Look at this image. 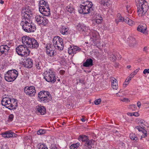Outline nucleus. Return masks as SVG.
Wrapping results in <instances>:
<instances>
[{"mask_svg": "<svg viewBox=\"0 0 149 149\" xmlns=\"http://www.w3.org/2000/svg\"><path fill=\"white\" fill-rule=\"evenodd\" d=\"M137 122L139 124H143L145 125V121L143 119L141 118H139L137 120Z\"/></svg>", "mask_w": 149, "mask_h": 149, "instance_id": "41", "label": "nucleus"}, {"mask_svg": "<svg viewBox=\"0 0 149 149\" xmlns=\"http://www.w3.org/2000/svg\"><path fill=\"white\" fill-rule=\"evenodd\" d=\"M108 56L109 58H110V60L113 61L116 60V58L114 55L112 53L110 52L108 53Z\"/></svg>", "mask_w": 149, "mask_h": 149, "instance_id": "32", "label": "nucleus"}, {"mask_svg": "<svg viewBox=\"0 0 149 149\" xmlns=\"http://www.w3.org/2000/svg\"><path fill=\"white\" fill-rule=\"evenodd\" d=\"M130 137L131 139L135 141H137V140H138V138L136 135L135 134L133 133L130 134Z\"/></svg>", "mask_w": 149, "mask_h": 149, "instance_id": "37", "label": "nucleus"}, {"mask_svg": "<svg viewBox=\"0 0 149 149\" xmlns=\"http://www.w3.org/2000/svg\"><path fill=\"white\" fill-rule=\"evenodd\" d=\"M44 74V78L47 81L52 83H54L56 81V78L55 76L54 72L51 70L46 71Z\"/></svg>", "mask_w": 149, "mask_h": 149, "instance_id": "10", "label": "nucleus"}, {"mask_svg": "<svg viewBox=\"0 0 149 149\" xmlns=\"http://www.w3.org/2000/svg\"><path fill=\"white\" fill-rule=\"evenodd\" d=\"M81 51V49L77 46H74L72 47H71L68 48V53L70 55L76 54L77 52Z\"/></svg>", "mask_w": 149, "mask_h": 149, "instance_id": "19", "label": "nucleus"}, {"mask_svg": "<svg viewBox=\"0 0 149 149\" xmlns=\"http://www.w3.org/2000/svg\"><path fill=\"white\" fill-rule=\"evenodd\" d=\"M135 128L137 129L139 131H141L142 130V127L140 126H136L135 127Z\"/></svg>", "mask_w": 149, "mask_h": 149, "instance_id": "52", "label": "nucleus"}, {"mask_svg": "<svg viewBox=\"0 0 149 149\" xmlns=\"http://www.w3.org/2000/svg\"><path fill=\"white\" fill-rule=\"evenodd\" d=\"M23 44H26L27 47L31 49H37L39 46V43L37 40L33 38L27 36H24L22 38Z\"/></svg>", "mask_w": 149, "mask_h": 149, "instance_id": "2", "label": "nucleus"}, {"mask_svg": "<svg viewBox=\"0 0 149 149\" xmlns=\"http://www.w3.org/2000/svg\"><path fill=\"white\" fill-rule=\"evenodd\" d=\"M60 32L63 35H67L69 33V29L68 27H63L60 29Z\"/></svg>", "mask_w": 149, "mask_h": 149, "instance_id": "26", "label": "nucleus"}, {"mask_svg": "<svg viewBox=\"0 0 149 149\" xmlns=\"http://www.w3.org/2000/svg\"><path fill=\"white\" fill-rule=\"evenodd\" d=\"M79 83H81V84L83 85H84L85 84V82L84 80L83 79H80L79 80Z\"/></svg>", "mask_w": 149, "mask_h": 149, "instance_id": "55", "label": "nucleus"}, {"mask_svg": "<svg viewBox=\"0 0 149 149\" xmlns=\"http://www.w3.org/2000/svg\"><path fill=\"white\" fill-rule=\"evenodd\" d=\"M53 47L50 43H47L46 45V52L50 56H54L56 54L55 50L53 49Z\"/></svg>", "mask_w": 149, "mask_h": 149, "instance_id": "13", "label": "nucleus"}, {"mask_svg": "<svg viewBox=\"0 0 149 149\" xmlns=\"http://www.w3.org/2000/svg\"><path fill=\"white\" fill-rule=\"evenodd\" d=\"M65 73V71L64 70H61L59 71L60 74L62 75H63V74H64Z\"/></svg>", "mask_w": 149, "mask_h": 149, "instance_id": "56", "label": "nucleus"}, {"mask_svg": "<svg viewBox=\"0 0 149 149\" xmlns=\"http://www.w3.org/2000/svg\"><path fill=\"white\" fill-rule=\"evenodd\" d=\"M10 47L6 45L0 46V56L8 55Z\"/></svg>", "mask_w": 149, "mask_h": 149, "instance_id": "14", "label": "nucleus"}, {"mask_svg": "<svg viewBox=\"0 0 149 149\" xmlns=\"http://www.w3.org/2000/svg\"><path fill=\"white\" fill-rule=\"evenodd\" d=\"M39 100L42 103H47L52 99V96L49 92L43 91L39 92L38 94Z\"/></svg>", "mask_w": 149, "mask_h": 149, "instance_id": "6", "label": "nucleus"}, {"mask_svg": "<svg viewBox=\"0 0 149 149\" xmlns=\"http://www.w3.org/2000/svg\"><path fill=\"white\" fill-rule=\"evenodd\" d=\"M2 136L4 138H8L13 137H16L17 136V135L13 132L7 131L4 133H2Z\"/></svg>", "mask_w": 149, "mask_h": 149, "instance_id": "22", "label": "nucleus"}, {"mask_svg": "<svg viewBox=\"0 0 149 149\" xmlns=\"http://www.w3.org/2000/svg\"><path fill=\"white\" fill-rule=\"evenodd\" d=\"M149 48V47L147 46H145L143 48V51L146 53H147L148 52V50Z\"/></svg>", "mask_w": 149, "mask_h": 149, "instance_id": "50", "label": "nucleus"}, {"mask_svg": "<svg viewBox=\"0 0 149 149\" xmlns=\"http://www.w3.org/2000/svg\"><path fill=\"white\" fill-rule=\"evenodd\" d=\"M148 3L145 0H138L136 5L137 12L139 16L144 15L148 9Z\"/></svg>", "mask_w": 149, "mask_h": 149, "instance_id": "3", "label": "nucleus"}, {"mask_svg": "<svg viewBox=\"0 0 149 149\" xmlns=\"http://www.w3.org/2000/svg\"><path fill=\"white\" fill-rule=\"evenodd\" d=\"M24 91L26 95L31 97L35 96L36 92L35 87L33 86L25 87Z\"/></svg>", "mask_w": 149, "mask_h": 149, "instance_id": "11", "label": "nucleus"}, {"mask_svg": "<svg viewBox=\"0 0 149 149\" xmlns=\"http://www.w3.org/2000/svg\"><path fill=\"white\" fill-rule=\"evenodd\" d=\"M132 78V77H130V76H129L128 78V79H127V82H130V81L131 80V78Z\"/></svg>", "mask_w": 149, "mask_h": 149, "instance_id": "61", "label": "nucleus"}, {"mask_svg": "<svg viewBox=\"0 0 149 149\" xmlns=\"http://www.w3.org/2000/svg\"><path fill=\"white\" fill-rule=\"evenodd\" d=\"M88 139V136L83 135H79L78 138V139L79 141H81L82 142H85V143L87 141Z\"/></svg>", "mask_w": 149, "mask_h": 149, "instance_id": "29", "label": "nucleus"}, {"mask_svg": "<svg viewBox=\"0 0 149 149\" xmlns=\"http://www.w3.org/2000/svg\"><path fill=\"white\" fill-rule=\"evenodd\" d=\"M91 38L93 39L95 45H97L100 43L99 36L97 32L93 33Z\"/></svg>", "mask_w": 149, "mask_h": 149, "instance_id": "21", "label": "nucleus"}, {"mask_svg": "<svg viewBox=\"0 0 149 149\" xmlns=\"http://www.w3.org/2000/svg\"><path fill=\"white\" fill-rule=\"evenodd\" d=\"M99 3L104 6H108L111 2L110 0H99Z\"/></svg>", "mask_w": 149, "mask_h": 149, "instance_id": "28", "label": "nucleus"}, {"mask_svg": "<svg viewBox=\"0 0 149 149\" xmlns=\"http://www.w3.org/2000/svg\"><path fill=\"white\" fill-rule=\"evenodd\" d=\"M147 27L146 24H141L137 28V30L144 34L146 33Z\"/></svg>", "mask_w": 149, "mask_h": 149, "instance_id": "23", "label": "nucleus"}, {"mask_svg": "<svg viewBox=\"0 0 149 149\" xmlns=\"http://www.w3.org/2000/svg\"><path fill=\"white\" fill-rule=\"evenodd\" d=\"M78 31L81 33L84 34L86 32L89 33L90 30L89 26L82 23H79L77 26Z\"/></svg>", "mask_w": 149, "mask_h": 149, "instance_id": "12", "label": "nucleus"}, {"mask_svg": "<svg viewBox=\"0 0 149 149\" xmlns=\"http://www.w3.org/2000/svg\"><path fill=\"white\" fill-rule=\"evenodd\" d=\"M43 19L41 21L40 25L45 26L49 22L48 20L45 17H43Z\"/></svg>", "mask_w": 149, "mask_h": 149, "instance_id": "35", "label": "nucleus"}, {"mask_svg": "<svg viewBox=\"0 0 149 149\" xmlns=\"http://www.w3.org/2000/svg\"><path fill=\"white\" fill-rule=\"evenodd\" d=\"M130 107L133 110H135L136 108V106L135 104H132L130 106Z\"/></svg>", "mask_w": 149, "mask_h": 149, "instance_id": "47", "label": "nucleus"}, {"mask_svg": "<svg viewBox=\"0 0 149 149\" xmlns=\"http://www.w3.org/2000/svg\"><path fill=\"white\" fill-rule=\"evenodd\" d=\"M4 1L2 0H0V3L1 4H3L4 3Z\"/></svg>", "mask_w": 149, "mask_h": 149, "instance_id": "63", "label": "nucleus"}, {"mask_svg": "<svg viewBox=\"0 0 149 149\" xmlns=\"http://www.w3.org/2000/svg\"><path fill=\"white\" fill-rule=\"evenodd\" d=\"M8 107L10 110L15 109L17 107V101L14 98H11V102Z\"/></svg>", "mask_w": 149, "mask_h": 149, "instance_id": "18", "label": "nucleus"}, {"mask_svg": "<svg viewBox=\"0 0 149 149\" xmlns=\"http://www.w3.org/2000/svg\"><path fill=\"white\" fill-rule=\"evenodd\" d=\"M93 4L92 2L87 1L81 5L79 9V11L80 13L83 14H89L93 10Z\"/></svg>", "mask_w": 149, "mask_h": 149, "instance_id": "4", "label": "nucleus"}, {"mask_svg": "<svg viewBox=\"0 0 149 149\" xmlns=\"http://www.w3.org/2000/svg\"><path fill=\"white\" fill-rule=\"evenodd\" d=\"M121 101L123 102H128L130 101V100L128 99V98H123L121 100Z\"/></svg>", "mask_w": 149, "mask_h": 149, "instance_id": "53", "label": "nucleus"}, {"mask_svg": "<svg viewBox=\"0 0 149 149\" xmlns=\"http://www.w3.org/2000/svg\"><path fill=\"white\" fill-rule=\"evenodd\" d=\"M32 10L31 7L29 6H26L22 10V18H23V14H27L29 15L30 17V18H32V14L31 13L32 12Z\"/></svg>", "mask_w": 149, "mask_h": 149, "instance_id": "17", "label": "nucleus"}, {"mask_svg": "<svg viewBox=\"0 0 149 149\" xmlns=\"http://www.w3.org/2000/svg\"><path fill=\"white\" fill-rule=\"evenodd\" d=\"M126 8L127 12L128 13H130L131 12V11H130V10L131 9L130 6V5H127L126 7Z\"/></svg>", "mask_w": 149, "mask_h": 149, "instance_id": "48", "label": "nucleus"}, {"mask_svg": "<svg viewBox=\"0 0 149 149\" xmlns=\"http://www.w3.org/2000/svg\"><path fill=\"white\" fill-rule=\"evenodd\" d=\"M116 55L119 59H120L121 58V56L119 54V53H116Z\"/></svg>", "mask_w": 149, "mask_h": 149, "instance_id": "58", "label": "nucleus"}, {"mask_svg": "<svg viewBox=\"0 0 149 149\" xmlns=\"http://www.w3.org/2000/svg\"><path fill=\"white\" fill-rule=\"evenodd\" d=\"M35 64L36 66L38 69L40 70L41 69L42 64L40 61L36 62Z\"/></svg>", "mask_w": 149, "mask_h": 149, "instance_id": "39", "label": "nucleus"}, {"mask_svg": "<svg viewBox=\"0 0 149 149\" xmlns=\"http://www.w3.org/2000/svg\"><path fill=\"white\" fill-rule=\"evenodd\" d=\"M18 73L15 69L8 71L5 74L4 77L5 80L8 82H12L14 81L18 76Z\"/></svg>", "mask_w": 149, "mask_h": 149, "instance_id": "7", "label": "nucleus"}, {"mask_svg": "<svg viewBox=\"0 0 149 149\" xmlns=\"http://www.w3.org/2000/svg\"><path fill=\"white\" fill-rule=\"evenodd\" d=\"M117 16L119 17H118V22H125V19L121 16L120 14H118V15Z\"/></svg>", "mask_w": 149, "mask_h": 149, "instance_id": "42", "label": "nucleus"}, {"mask_svg": "<svg viewBox=\"0 0 149 149\" xmlns=\"http://www.w3.org/2000/svg\"><path fill=\"white\" fill-rule=\"evenodd\" d=\"M51 149H58V148L56 146H54L52 147Z\"/></svg>", "mask_w": 149, "mask_h": 149, "instance_id": "62", "label": "nucleus"}, {"mask_svg": "<svg viewBox=\"0 0 149 149\" xmlns=\"http://www.w3.org/2000/svg\"><path fill=\"white\" fill-rule=\"evenodd\" d=\"M125 22L130 26H132L134 24L133 21L127 17L125 18Z\"/></svg>", "mask_w": 149, "mask_h": 149, "instance_id": "34", "label": "nucleus"}, {"mask_svg": "<svg viewBox=\"0 0 149 149\" xmlns=\"http://www.w3.org/2000/svg\"><path fill=\"white\" fill-rule=\"evenodd\" d=\"M14 118V115L13 114H10L8 117V121H12Z\"/></svg>", "mask_w": 149, "mask_h": 149, "instance_id": "45", "label": "nucleus"}, {"mask_svg": "<svg viewBox=\"0 0 149 149\" xmlns=\"http://www.w3.org/2000/svg\"><path fill=\"white\" fill-rule=\"evenodd\" d=\"M117 81L116 79L114 78H113V79L112 80V81L111 86L114 89H117L118 88V86Z\"/></svg>", "mask_w": 149, "mask_h": 149, "instance_id": "30", "label": "nucleus"}, {"mask_svg": "<svg viewBox=\"0 0 149 149\" xmlns=\"http://www.w3.org/2000/svg\"><path fill=\"white\" fill-rule=\"evenodd\" d=\"M39 10L40 13L44 16H47L50 14V9L48 4L44 0L39 1Z\"/></svg>", "mask_w": 149, "mask_h": 149, "instance_id": "5", "label": "nucleus"}, {"mask_svg": "<svg viewBox=\"0 0 149 149\" xmlns=\"http://www.w3.org/2000/svg\"><path fill=\"white\" fill-rule=\"evenodd\" d=\"M11 97L8 95L3 97L1 100L2 105L8 109L9 106L11 102Z\"/></svg>", "mask_w": 149, "mask_h": 149, "instance_id": "15", "label": "nucleus"}, {"mask_svg": "<svg viewBox=\"0 0 149 149\" xmlns=\"http://www.w3.org/2000/svg\"><path fill=\"white\" fill-rule=\"evenodd\" d=\"M93 65V61L91 58H88L83 63V66L85 67L91 66Z\"/></svg>", "mask_w": 149, "mask_h": 149, "instance_id": "25", "label": "nucleus"}, {"mask_svg": "<svg viewBox=\"0 0 149 149\" xmlns=\"http://www.w3.org/2000/svg\"><path fill=\"white\" fill-rule=\"evenodd\" d=\"M95 142V141L93 139L89 140L88 139L85 143L84 145L88 147L89 149H91L94 146Z\"/></svg>", "mask_w": 149, "mask_h": 149, "instance_id": "24", "label": "nucleus"}, {"mask_svg": "<svg viewBox=\"0 0 149 149\" xmlns=\"http://www.w3.org/2000/svg\"><path fill=\"white\" fill-rule=\"evenodd\" d=\"M46 130H45L41 129L38 130L37 132L38 135L43 134L45 133Z\"/></svg>", "mask_w": 149, "mask_h": 149, "instance_id": "44", "label": "nucleus"}, {"mask_svg": "<svg viewBox=\"0 0 149 149\" xmlns=\"http://www.w3.org/2000/svg\"><path fill=\"white\" fill-rule=\"evenodd\" d=\"M143 73L145 74L146 73H149V69H145L143 71Z\"/></svg>", "mask_w": 149, "mask_h": 149, "instance_id": "49", "label": "nucleus"}, {"mask_svg": "<svg viewBox=\"0 0 149 149\" xmlns=\"http://www.w3.org/2000/svg\"><path fill=\"white\" fill-rule=\"evenodd\" d=\"M23 18L21 23L22 29L28 33L34 31L36 27L31 20V18H30L29 15L27 14H23Z\"/></svg>", "mask_w": 149, "mask_h": 149, "instance_id": "1", "label": "nucleus"}, {"mask_svg": "<svg viewBox=\"0 0 149 149\" xmlns=\"http://www.w3.org/2000/svg\"><path fill=\"white\" fill-rule=\"evenodd\" d=\"M101 102V99L100 98L95 100L94 101V103L96 105L99 104Z\"/></svg>", "mask_w": 149, "mask_h": 149, "instance_id": "46", "label": "nucleus"}, {"mask_svg": "<svg viewBox=\"0 0 149 149\" xmlns=\"http://www.w3.org/2000/svg\"><path fill=\"white\" fill-rule=\"evenodd\" d=\"M24 61V65L26 67L28 68H30L32 67L33 62V60L31 58H26Z\"/></svg>", "mask_w": 149, "mask_h": 149, "instance_id": "20", "label": "nucleus"}, {"mask_svg": "<svg viewBox=\"0 0 149 149\" xmlns=\"http://www.w3.org/2000/svg\"><path fill=\"white\" fill-rule=\"evenodd\" d=\"M63 40L60 37L56 36L54 37L52 40L53 45L56 49L62 50L63 48Z\"/></svg>", "mask_w": 149, "mask_h": 149, "instance_id": "8", "label": "nucleus"}, {"mask_svg": "<svg viewBox=\"0 0 149 149\" xmlns=\"http://www.w3.org/2000/svg\"><path fill=\"white\" fill-rule=\"evenodd\" d=\"M20 45L16 48V51L17 54L22 56H27L30 53L29 50L27 48L26 45Z\"/></svg>", "mask_w": 149, "mask_h": 149, "instance_id": "9", "label": "nucleus"}, {"mask_svg": "<svg viewBox=\"0 0 149 149\" xmlns=\"http://www.w3.org/2000/svg\"><path fill=\"white\" fill-rule=\"evenodd\" d=\"M37 147L39 149H48L45 144H38Z\"/></svg>", "mask_w": 149, "mask_h": 149, "instance_id": "38", "label": "nucleus"}, {"mask_svg": "<svg viewBox=\"0 0 149 149\" xmlns=\"http://www.w3.org/2000/svg\"><path fill=\"white\" fill-rule=\"evenodd\" d=\"M127 79H126L125 82L123 83V85L124 87H126L129 84V82H127Z\"/></svg>", "mask_w": 149, "mask_h": 149, "instance_id": "51", "label": "nucleus"}, {"mask_svg": "<svg viewBox=\"0 0 149 149\" xmlns=\"http://www.w3.org/2000/svg\"><path fill=\"white\" fill-rule=\"evenodd\" d=\"M131 67V66L130 65H128L127 66V68L128 69L130 68Z\"/></svg>", "mask_w": 149, "mask_h": 149, "instance_id": "64", "label": "nucleus"}, {"mask_svg": "<svg viewBox=\"0 0 149 149\" xmlns=\"http://www.w3.org/2000/svg\"><path fill=\"white\" fill-rule=\"evenodd\" d=\"M66 10L71 13H73L74 11V8L72 7V5L70 4L67 6Z\"/></svg>", "mask_w": 149, "mask_h": 149, "instance_id": "31", "label": "nucleus"}, {"mask_svg": "<svg viewBox=\"0 0 149 149\" xmlns=\"http://www.w3.org/2000/svg\"><path fill=\"white\" fill-rule=\"evenodd\" d=\"M36 113L40 114L41 115H44L46 113V109L45 107L39 105L36 107Z\"/></svg>", "mask_w": 149, "mask_h": 149, "instance_id": "16", "label": "nucleus"}, {"mask_svg": "<svg viewBox=\"0 0 149 149\" xmlns=\"http://www.w3.org/2000/svg\"><path fill=\"white\" fill-rule=\"evenodd\" d=\"M80 145V143H76L71 145L70 146V149H76Z\"/></svg>", "mask_w": 149, "mask_h": 149, "instance_id": "36", "label": "nucleus"}, {"mask_svg": "<svg viewBox=\"0 0 149 149\" xmlns=\"http://www.w3.org/2000/svg\"><path fill=\"white\" fill-rule=\"evenodd\" d=\"M43 17L42 16L40 15H36L35 17V19L37 23L39 24L40 25L41 21L43 20Z\"/></svg>", "mask_w": 149, "mask_h": 149, "instance_id": "27", "label": "nucleus"}, {"mask_svg": "<svg viewBox=\"0 0 149 149\" xmlns=\"http://www.w3.org/2000/svg\"><path fill=\"white\" fill-rule=\"evenodd\" d=\"M140 70V68H137L136 70H134L133 72L134 73V74H136Z\"/></svg>", "mask_w": 149, "mask_h": 149, "instance_id": "57", "label": "nucleus"}, {"mask_svg": "<svg viewBox=\"0 0 149 149\" xmlns=\"http://www.w3.org/2000/svg\"><path fill=\"white\" fill-rule=\"evenodd\" d=\"M135 113H127L128 115L132 116H136V115L135 114Z\"/></svg>", "mask_w": 149, "mask_h": 149, "instance_id": "54", "label": "nucleus"}, {"mask_svg": "<svg viewBox=\"0 0 149 149\" xmlns=\"http://www.w3.org/2000/svg\"><path fill=\"white\" fill-rule=\"evenodd\" d=\"M141 130V131H142L143 133L144 134L141 137V139H142V138H144L145 136H147V132L143 129V128H142V130Z\"/></svg>", "mask_w": 149, "mask_h": 149, "instance_id": "43", "label": "nucleus"}, {"mask_svg": "<svg viewBox=\"0 0 149 149\" xmlns=\"http://www.w3.org/2000/svg\"><path fill=\"white\" fill-rule=\"evenodd\" d=\"M135 75V74H134V73H133V72H132L130 74V77H133Z\"/></svg>", "mask_w": 149, "mask_h": 149, "instance_id": "60", "label": "nucleus"}, {"mask_svg": "<svg viewBox=\"0 0 149 149\" xmlns=\"http://www.w3.org/2000/svg\"><path fill=\"white\" fill-rule=\"evenodd\" d=\"M130 39L131 40V41L130 42V46L134 47L135 46L136 44L135 39L132 37H130Z\"/></svg>", "mask_w": 149, "mask_h": 149, "instance_id": "33", "label": "nucleus"}, {"mask_svg": "<svg viewBox=\"0 0 149 149\" xmlns=\"http://www.w3.org/2000/svg\"><path fill=\"white\" fill-rule=\"evenodd\" d=\"M102 21V17H100V18L97 17L96 19L95 20V22L97 24H100Z\"/></svg>", "mask_w": 149, "mask_h": 149, "instance_id": "40", "label": "nucleus"}, {"mask_svg": "<svg viewBox=\"0 0 149 149\" xmlns=\"http://www.w3.org/2000/svg\"><path fill=\"white\" fill-rule=\"evenodd\" d=\"M137 104L138 107L139 108H140L141 106V103L139 101H138L137 103Z\"/></svg>", "mask_w": 149, "mask_h": 149, "instance_id": "59", "label": "nucleus"}]
</instances>
